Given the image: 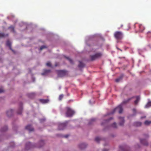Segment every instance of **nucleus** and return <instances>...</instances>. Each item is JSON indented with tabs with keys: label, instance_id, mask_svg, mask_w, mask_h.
I'll return each mask as SVG.
<instances>
[{
	"label": "nucleus",
	"instance_id": "1",
	"mask_svg": "<svg viewBox=\"0 0 151 151\" xmlns=\"http://www.w3.org/2000/svg\"><path fill=\"white\" fill-rule=\"evenodd\" d=\"M132 98H129L127 100L124 101L121 104L119 105L117 107L114 109L109 114H113L115 111H117L120 114L122 113L123 111V109L122 107V104H125L130 101Z\"/></svg>",
	"mask_w": 151,
	"mask_h": 151
},
{
	"label": "nucleus",
	"instance_id": "2",
	"mask_svg": "<svg viewBox=\"0 0 151 151\" xmlns=\"http://www.w3.org/2000/svg\"><path fill=\"white\" fill-rule=\"evenodd\" d=\"M65 109L66 110L65 114L67 117H71L75 113L74 111L68 107H66Z\"/></svg>",
	"mask_w": 151,
	"mask_h": 151
},
{
	"label": "nucleus",
	"instance_id": "3",
	"mask_svg": "<svg viewBox=\"0 0 151 151\" xmlns=\"http://www.w3.org/2000/svg\"><path fill=\"white\" fill-rule=\"evenodd\" d=\"M114 36L116 39L120 40L123 37V33L121 31H116L114 33Z\"/></svg>",
	"mask_w": 151,
	"mask_h": 151
},
{
	"label": "nucleus",
	"instance_id": "4",
	"mask_svg": "<svg viewBox=\"0 0 151 151\" xmlns=\"http://www.w3.org/2000/svg\"><path fill=\"white\" fill-rule=\"evenodd\" d=\"M102 55V54L101 53H98L93 55H91L90 58L91 60L93 61L100 58Z\"/></svg>",
	"mask_w": 151,
	"mask_h": 151
},
{
	"label": "nucleus",
	"instance_id": "5",
	"mask_svg": "<svg viewBox=\"0 0 151 151\" xmlns=\"http://www.w3.org/2000/svg\"><path fill=\"white\" fill-rule=\"evenodd\" d=\"M58 76L59 77H62L66 75V72L64 70H58L57 71Z\"/></svg>",
	"mask_w": 151,
	"mask_h": 151
},
{
	"label": "nucleus",
	"instance_id": "6",
	"mask_svg": "<svg viewBox=\"0 0 151 151\" xmlns=\"http://www.w3.org/2000/svg\"><path fill=\"white\" fill-rule=\"evenodd\" d=\"M66 125V124L65 123L59 124L58 126L59 129L63 130L65 127Z\"/></svg>",
	"mask_w": 151,
	"mask_h": 151
},
{
	"label": "nucleus",
	"instance_id": "7",
	"mask_svg": "<svg viewBox=\"0 0 151 151\" xmlns=\"http://www.w3.org/2000/svg\"><path fill=\"white\" fill-rule=\"evenodd\" d=\"M25 128L26 129L29 130V132L34 131V129L30 125H28Z\"/></svg>",
	"mask_w": 151,
	"mask_h": 151
},
{
	"label": "nucleus",
	"instance_id": "8",
	"mask_svg": "<svg viewBox=\"0 0 151 151\" xmlns=\"http://www.w3.org/2000/svg\"><path fill=\"white\" fill-rule=\"evenodd\" d=\"M119 119L121 121V122L119 123V124L120 126H123L124 122V118L122 117H119Z\"/></svg>",
	"mask_w": 151,
	"mask_h": 151
},
{
	"label": "nucleus",
	"instance_id": "9",
	"mask_svg": "<svg viewBox=\"0 0 151 151\" xmlns=\"http://www.w3.org/2000/svg\"><path fill=\"white\" fill-rule=\"evenodd\" d=\"M139 31L140 32H142L145 29V27L142 24H139Z\"/></svg>",
	"mask_w": 151,
	"mask_h": 151
},
{
	"label": "nucleus",
	"instance_id": "10",
	"mask_svg": "<svg viewBox=\"0 0 151 151\" xmlns=\"http://www.w3.org/2000/svg\"><path fill=\"white\" fill-rule=\"evenodd\" d=\"M140 141L141 143L144 145H147L148 144L147 142L145 139H140Z\"/></svg>",
	"mask_w": 151,
	"mask_h": 151
},
{
	"label": "nucleus",
	"instance_id": "11",
	"mask_svg": "<svg viewBox=\"0 0 151 151\" xmlns=\"http://www.w3.org/2000/svg\"><path fill=\"white\" fill-rule=\"evenodd\" d=\"M51 70H45L43 73H42V75H47L48 73H50Z\"/></svg>",
	"mask_w": 151,
	"mask_h": 151
},
{
	"label": "nucleus",
	"instance_id": "12",
	"mask_svg": "<svg viewBox=\"0 0 151 151\" xmlns=\"http://www.w3.org/2000/svg\"><path fill=\"white\" fill-rule=\"evenodd\" d=\"M11 43L10 41L9 40H7L6 42V45L9 47L10 49L11 50L13 51V50L11 47Z\"/></svg>",
	"mask_w": 151,
	"mask_h": 151
},
{
	"label": "nucleus",
	"instance_id": "13",
	"mask_svg": "<svg viewBox=\"0 0 151 151\" xmlns=\"http://www.w3.org/2000/svg\"><path fill=\"white\" fill-rule=\"evenodd\" d=\"M8 36V34H5L3 33H0V37H7Z\"/></svg>",
	"mask_w": 151,
	"mask_h": 151
},
{
	"label": "nucleus",
	"instance_id": "14",
	"mask_svg": "<svg viewBox=\"0 0 151 151\" xmlns=\"http://www.w3.org/2000/svg\"><path fill=\"white\" fill-rule=\"evenodd\" d=\"M40 101L43 103H48L49 101V100L48 99H41L40 100Z\"/></svg>",
	"mask_w": 151,
	"mask_h": 151
},
{
	"label": "nucleus",
	"instance_id": "15",
	"mask_svg": "<svg viewBox=\"0 0 151 151\" xmlns=\"http://www.w3.org/2000/svg\"><path fill=\"white\" fill-rule=\"evenodd\" d=\"M12 111H13L12 109L7 111L6 112V114L7 116H11L12 114Z\"/></svg>",
	"mask_w": 151,
	"mask_h": 151
},
{
	"label": "nucleus",
	"instance_id": "16",
	"mask_svg": "<svg viewBox=\"0 0 151 151\" xmlns=\"http://www.w3.org/2000/svg\"><path fill=\"white\" fill-rule=\"evenodd\" d=\"M35 95V94L34 93H30L28 94V96L29 97L32 98Z\"/></svg>",
	"mask_w": 151,
	"mask_h": 151
},
{
	"label": "nucleus",
	"instance_id": "17",
	"mask_svg": "<svg viewBox=\"0 0 151 151\" xmlns=\"http://www.w3.org/2000/svg\"><path fill=\"white\" fill-rule=\"evenodd\" d=\"M136 100L134 101V104H137L140 100V98L139 96L136 97Z\"/></svg>",
	"mask_w": 151,
	"mask_h": 151
},
{
	"label": "nucleus",
	"instance_id": "18",
	"mask_svg": "<svg viewBox=\"0 0 151 151\" xmlns=\"http://www.w3.org/2000/svg\"><path fill=\"white\" fill-rule=\"evenodd\" d=\"M7 129V127L6 126H5L3 128H1L0 130L1 132H4L6 131Z\"/></svg>",
	"mask_w": 151,
	"mask_h": 151
},
{
	"label": "nucleus",
	"instance_id": "19",
	"mask_svg": "<svg viewBox=\"0 0 151 151\" xmlns=\"http://www.w3.org/2000/svg\"><path fill=\"white\" fill-rule=\"evenodd\" d=\"M151 106V101L148 102L145 106V108H147Z\"/></svg>",
	"mask_w": 151,
	"mask_h": 151
},
{
	"label": "nucleus",
	"instance_id": "20",
	"mask_svg": "<svg viewBox=\"0 0 151 151\" xmlns=\"http://www.w3.org/2000/svg\"><path fill=\"white\" fill-rule=\"evenodd\" d=\"M150 124H151V121L146 120L144 122L145 124L146 125H149Z\"/></svg>",
	"mask_w": 151,
	"mask_h": 151
},
{
	"label": "nucleus",
	"instance_id": "21",
	"mask_svg": "<svg viewBox=\"0 0 151 151\" xmlns=\"http://www.w3.org/2000/svg\"><path fill=\"white\" fill-rule=\"evenodd\" d=\"M79 64L78 66L80 68L83 67L84 66V64L81 61H79Z\"/></svg>",
	"mask_w": 151,
	"mask_h": 151
},
{
	"label": "nucleus",
	"instance_id": "22",
	"mask_svg": "<svg viewBox=\"0 0 151 151\" xmlns=\"http://www.w3.org/2000/svg\"><path fill=\"white\" fill-rule=\"evenodd\" d=\"M141 124V123L139 122H137L135 123V125L137 126H140Z\"/></svg>",
	"mask_w": 151,
	"mask_h": 151
},
{
	"label": "nucleus",
	"instance_id": "23",
	"mask_svg": "<svg viewBox=\"0 0 151 151\" xmlns=\"http://www.w3.org/2000/svg\"><path fill=\"white\" fill-rule=\"evenodd\" d=\"M79 147L81 149H83L85 147V146L84 144H81L79 145Z\"/></svg>",
	"mask_w": 151,
	"mask_h": 151
},
{
	"label": "nucleus",
	"instance_id": "24",
	"mask_svg": "<svg viewBox=\"0 0 151 151\" xmlns=\"http://www.w3.org/2000/svg\"><path fill=\"white\" fill-rule=\"evenodd\" d=\"M65 58L68 60L69 61L70 63L72 64H73V61L70 58L68 57H66Z\"/></svg>",
	"mask_w": 151,
	"mask_h": 151
},
{
	"label": "nucleus",
	"instance_id": "25",
	"mask_svg": "<svg viewBox=\"0 0 151 151\" xmlns=\"http://www.w3.org/2000/svg\"><path fill=\"white\" fill-rule=\"evenodd\" d=\"M101 139L99 137H96L95 139V140L97 142H98Z\"/></svg>",
	"mask_w": 151,
	"mask_h": 151
},
{
	"label": "nucleus",
	"instance_id": "26",
	"mask_svg": "<svg viewBox=\"0 0 151 151\" xmlns=\"http://www.w3.org/2000/svg\"><path fill=\"white\" fill-rule=\"evenodd\" d=\"M122 79V77H120L119 78H118L115 80V81L116 82H119Z\"/></svg>",
	"mask_w": 151,
	"mask_h": 151
},
{
	"label": "nucleus",
	"instance_id": "27",
	"mask_svg": "<svg viewBox=\"0 0 151 151\" xmlns=\"http://www.w3.org/2000/svg\"><path fill=\"white\" fill-rule=\"evenodd\" d=\"M22 111V107H21L19 110V111L17 112V113L19 114H21Z\"/></svg>",
	"mask_w": 151,
	"mask_h": 151
},
{
	"label": "nucleus",
	"instance_id": "28",
	"mask_svg": "<svg viewBox=\"0 0 151 151\" xmlns=\"http://www.w3.org/2000/svg\"><path fill=\"white\" fill-rule=\"evenodd\" d=\"M63 94L60 95L59 97V99L60 100H61L62 99H63Z\"/></svg>",
	"mask_w": 151,
	"mask_h": 151
},
{
	"label": "nucleus",
	"instance_id": "29",
	"mask_svg": "<svg viewBox=\"0 0 151 151\" xmlns=\"http://www.w3.org/2000/svg\"><path fill=\"white\" fill-rule=\"evenodd\" d=\"M46 65L48 66L51 67V64L50 62H48L47 63Z\"/></svg>",
	"mask_w": 151,
	"mask_h": 151
},
{
	"label": "nucleus",
	"instance_id": "30",
	"mask_svg": "<svg viewBox=\"0 0 151 151\" xmlns=\"http://www.w3.org/2000/svg\"><path fill=\"white\" fill-rule=\"evenodd\" d=\"M112 126L114 128H116V123L114 122V123L112 125Z\"/></svg>",
	"mask_w": 151,
	"mask_h": 151
},
{
	"label": "nucleus",
	"instance_id": "31",
	"mask_svg": "<svg viewBox=\"0 0 151 151\" xmlns=\"http://www.w3.org/2000/svg\"><path fill=\"white\" fill-rule=\"evenodd\" d=\"M46 48V47L45 46H44V45L40 47V50H42L43 49Z\"/></svg>",
	"mask_w": 151,
	"mask_h": 151
},
{
	"label": "nucleus",
	"instance_id": "32",
	"mask_svg": "<svg viewBox=\"0 0 151 151\" xmlns=\"http://www.w3.org/2000/svg\"><path fill=\"white\" fill-rule=\"evenodd\" d=\"M127 26L128 28L126 29V30H128L129 29H130V25L129 24H128L127 25Z\"/></svg>",
	"mask_w": 151,
	"mask_h": 151
},
{
	"label": "nucleus",
	"instance_id": "33",
	"mask_svg": "<svg viewBox=\"0 0 151 151\" xmlns=\"http://www.w3.org/2000/svg\"><path fill=\"white\" fill-rule=\"evenodd\" d=\"M40 143L42 144V146H40L37 147H41L42 146H43L44 145V142L43 141H41L40 142Z\"/></svg>",
	"mask_w": 151,
	"mask_h": 151
},
{
	"label": "nucleus",
	"instance_id": "34",
	"mask_svg": "<svg viewBox=\"0 0 151 151\" xmlns=\"http://www.w3.org/2000/svg\"><path fill=\"white\" fill-rule=\"evenodd\" d=\"M96 120L95 119V118H93V119H92L90 121H91V122H93V121H94L95 120Z\"/></svg>",
	"mask_w": 151,
	"mask_h": 151
},
{
	"label": "nucleus",
	"instance_id": "35",
	"mask_svg": "<svg viewBox=\"0 0 151 151\" xmlns=\"http://www.w3.org/2000/svg\"><path fill=\"white\" fill-rule=\"evenodd\" d=\"M4 91L3 89L1 88H0V93H1Z\"/></svg>",
	"mask_w": 151,
	"mask_h": 151
},
{
	"label": "nucleus",
	"instance_id": "36",
	"mask_svg": "<svg viewBox=\"0 0 151 151\" xmlns=\"http://www.w3.org/2000/svg\"><path fill=\"white\" fill-rule=\"evenodd\" d=\"M59 65V63H56L55 64V66L56 67Z\"/></svg>",
	"mask_w": 151,
	"mask_h": 151
},
{
	"label": "nucleus",
	"instance_id": "37",
	"mask_svg": "<svg viewBox=\"0 0 151 151\" xmlns=\"http://www.w3.org/2000/svg\"><path fill=\"white\" fill-rule=\"evenodd\" d=\"M69 136V135H68V134H67V135H64V137H65V138H67Z\"/></svg>",
	"mask_w": 151,
	"mask_h": 151
},
{
	"label": "nucleus",
	"instance_id": "38",
	"mask_svg": "<svg viewBox=\"0 0 151 151\" xmlns=\"http://www.w3.org/2000/svg\"><path fill=\"white\" fill-rule=\"evenodd\" d=\"M109 150L107 149H104L102 151H108Z\"/></svg>",
	"mask_w": 151,
	"mask_h": 151
},
{
	"label": "nucleus",
	"instance_id": "39",
	"mask_svg": "<svg viewBox=\"0 0 151 151\" xmlns=\"http://www.w3.org/2000/svg\"><path fill=\"white\" fill-rule=\"evenodd\" d=\"M9 28H12V29H13V30L14 29V27L12 26H11V27H9Z\"/></svg>",
	"mask_w": 151,
	"mask_h": 151
},
{
	"label": "nucleus",
	"instance_id": "40",
	"mask_svg": "<svg viewBox=\"0 0 151 151\" xmlns=\"http://www.w3.org/2000/svg\"><path fill=\"white\" fill-rule=\"evenodd\" d=\"M117 48L118 50H120L121 51H122V50L120 49L118 47H117Z\"/></svg>",
	"mask_w": 151,
	"mask_h": 151
},
{
	"label": "nucleus",
	"instance_id": "41",
	"mask_svg": "<svg viewBox=\"0 0 151 151\" xmlns=\"http://www.w3.org/2000/svg\"><path fill=\"white\" fill-rule=\"evenodd\" d=\"M112 119V118H111L109 119V120H108V121H109V120L111 119ZM107 120H106L105 121L106 122H107Z\"/></svg>",
	"mask_w": 151,
	"mask_h": 151
},
{
	"label": "nucleus",
	"instance_id": "42",
	"mask_svg": "<svg viewBox=\"0 0 151 151\" xmlns=\"http://www.w3.org/2000/svg\"><path fill=\"white\" fill-rule=\"evenodd\" d=\"M149 33H151V32H147V34H148V35H149Z\"/></svg>",
	"mask_w": 151,
	"mask_h": 151
},
{
	"label": "nucleus",
	"instance_id": "43",
	"mask_svg": "<svg viewBox=\"0 0 151 151\" xmlns=\"http://www.w3.org/2000/svg\"><path fill=\"white\" fill-rule=\"evenodd\" d=\"M133 111L134 112H135L136 111V110L135 109H133Z\"/></svg>",
	"mask_w": 151,
	"mask_h": 151
},
{
	"label": "nucleus",
	"instance_id": "44",
	"mask_svg": "<svg viewBox=\"0 0 151 151\" xmlns=\"http://www.w3.org/2000/svg\"><path fill=\"white\" fill-rule=\"evenodd\" d=\"M145 117H141V119H142V118H145Z\"/></svg>",
	"mask_w": 151,
	"mask_h": 151
},
{
	"label": "nucleus",
	"instance_id": "45",
	"mask_svg": "<svg viewBox=\"0 0 151 151\" xmlns=\"http://www.w3.org/2000/svg\"><path fill=\"white\" fill-rule=\"evenodd\" d=\"M123 27V25H121V27Z\"/></svg>",
	"mask_w": 151,
	"mask_h": 151
},
{
	"label": "nucleus",
	"instance_id": "46",
	"mask_svg": "<svg viewBox=\"0 0 151 151\" xmlns=\"http://www.w3.org/2000/svg\"><path fill=\"white\" fill-rule=\"evenodd\" d=\"M28 144H29V145H30V142H29V143H28Z\"/></svg>",
	"mask_w": 151,
	"mask_h": 151
},
{
	"label": "nucleus",
	"instance_id": "47",
	"mask_svg": "<svg viewBox=\"0 0 151 151\" xmlns=\"http://www.w3.org/2000/svg\"><path fill=\"white\" fill-rule=\"evenodd\" d=\"M42 120H43V121H45V120L44 119H43Z\"/></svg>",
	"mask_w": 151,
	"mask_h": 151
}]
</instances>
